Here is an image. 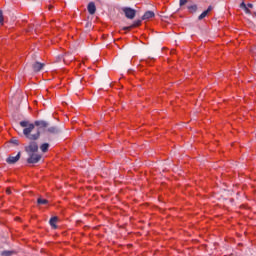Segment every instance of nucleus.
<instances>
[{
    "mask_svg": "<svg viewBox=\"0 0 256 256\" xmlns=\"http://www.w3.org/2000/svg\"><path fill=\"white\" fill-rule=\"evenodd\" d=\"M20 125L22 127H25V129L23 130V134L25 135V137L27 139H30V141H37V139L40 137L41 133L39 131H37L34 134L33 130L35 129V124H31L29 123V121H21Z\"/></svg>",
    "mask_w": 256,
    "mask_h": 256,
    "instance_id": "1",
    "label": "nucleus"
},
{
    "mask_svg": "<svg viewBox=\"0 0 256 256\" xmlns=\"http://www.w3.org/2000/svg\"><path fill=\"white\" fill-rule=\"evenodd\" d=\"M121 11L124 13L126 19H135V15H137V10L129 7H123Z\"/></svg>",
    "mask_w": 256,
    "mask_h": 256,
    "instance_id": "2",
    "label": "nucleus"
},
{
    "mask_svg": "<svg viewBox=\"0 0 256 256\" xmlns=\"http://www.w3.org/2000/svg\"><path fill=\"white\" fill-rule=\"evenodd\" d=\"M25 151L28 153V155H31V153H37V151H39L37 142H31L28 146L25 147Z\"/></svg>",
    "mask_w": 256,
    "mask_h": 256,
    "instance_id": "3",
    "label": "nucleus"
},
{
    "mask_svg": "<svg viewBox=\"0 0 256 256\" xmlns=\"http://www.w3.org/2000/svg\"><path fill=\"white\" fill-rule=\"evenodd\" d=\"M39 161H41V155L33 152L31 154H29V158L27 159L28 163H39Z\"/></svg>",
    "mask_w": 256,
    "mask_h": 256,
    "instance_id": "4",
    "label": "nucleus"
},
{
    "mask_svg": "<svg viewBox=\"0 0 256 256\" xmlns=\"http://www.w3.org/2000/svg\"><path fill=\"white\" fill-rule=\"evenodd\" d=\"M142 20H136L130 26H125L122 28L123 31H131V29H136V27H141Z\"/></svg>",
    "mask_w": 256,
    "mask_h": 256,
    "instance_id": "5",
    "label": "nucleus"
},
{
    "mask_svg": "<svg viewBox=\"0 0 256 256\" xmlns=\"http://www.w3.org/2000/svg\"><path fill=\"white\" fill-rule=\"evenodd\" d=\"M34 125L39 129H47V127H49V123L45 120H37L34 122Z\"/></svg>",
    "mask_w": 256,
    "mask_h": 256,
    "instance_id": "6",
    "label": "nucleus"
},
{
    "mask_svg": "<svg viewBox=\"0 0 256 256\" xmlns=\"http://www.w3.org/2000/svg\"><path fill=\"white\" fill-rule=\"evenodd\" d=\"M19 159H21V152H19L16 156L8 157L6 161L12 165L13 163H17Z\"/></svg>",
    "mask_w": 256,
    "mask_h": 256,
    "instance_id": "7",
    "label": "nucleus"
},
{
    "mask_svg": "<svg viewBox=\"0 0 256 256\" xmlns=\"http://www.w3.org/2000/svg\"><path fill=\"white\" fill-rule=\"evenodd\" d=\"M153 17H155V12L147 11L142 16V21H149V19H153Z\"/></svg>",
    "mask_w": 256,
    "mask_h": 256,
    "instance_id": "8",
    "label": "nucleus"
},
{
    "mask_svg": "<svg viewBox=\"0 0 256 256\" xmlns=\"http://www.w3.org/2000/svg\"><path fill=\"white\" fill-rule=\"evenodd\" d=\"M87 9L90 15H95V13L97 12V7L95 6L94 2H90L87 6Z\"/></svg>",
    "mask_w": 256,
    "mask_h": 256,
    "instance_id": "9",
    "label": "nucleus"
},
{
    "mask_svg": "<svg viewBox=\"0 0 256 256\" xmlns=\"http://www.w3.org/2000/svg\"><path fill=\"white\" fill-rule=\"evenodd\" d=\"M43 67H45L44 63L35 62L33 64V71H35V73H39V71H41V69H43Z\"/></svg>",
    "mask_w": 256,
    "mask_h": 256,
    "instance_id": "10",
    "label": "nucleus"
},
{
    "mask_svg": "<svg viewBox=\"0 0 256 256\" xmlns=\"http://www.w3.org/2000/svg\"><path fill=\"white\" fill-rule=\"evenodd\" d=\"M211 11H213V6H209L208 9H207L206 11H204V12L198 17L199 21L205 19V17H206L207 15H209V13H211Z\"/></svg>",
    "mask_w": 256,
    "mask_h": 256,
    "instance_id": "11",
    "label": "nucleus"
},
{
    "mask_svg": "<svg viewBox=\"0 0 256 256\" xmlns=\"http://www.w3.org/2000/svg\"><path fill=\"white\" fill-rule=\"evenodd\" d=\"M57 221H58L57 217H52L50 219V225H51V227H53V229H57V225H56Z\"/></svg>",
    "mask_w": 256,
    "mask_h": 256,
    "instance_id": "12",
    "label": "nucleus"
},
{
    "mask_svg": "<svg viewBox=\"0 0 256 256\" xmlns=\"http://www.w3.org/2000/svg\"><path fill=\"white\" fill-rule=\"evenodd\" d=\"M40 149L42 151V153H47V151H49V143H44L40 146Z\"/></svg>",
    "mask_w": 256,
    "mask_h": 256,
    "instance_id": "13",
    "label": "nucleus"
},
{
    "mask_svg": "<svg viewBox=\"0 0 256 256\" xmlns=\"http://www.w3.org/2000/svg\"><path fill=\"white\" fill-rule=\"evenodd\" d=\"M189 13H196L197 12V5L193 4L187 7Z\"/></svg>",
    "mask_w": 256,
    "mask_h": 256,
    "instance_id": "14",
    "label": "nucleus"
},
{
    "mask_svg": "<svg viewBox=\"0 0 256 256\" xmlns=\"http://www.w3.org/2000/svg\"><path fill=\"white\" fill-rule=\"evenodd\" d=\"M37 203H38V205H47V203H49V201L47 199L38 198Z\"/></svg>",
    "mask_w": 256,
    "mask_h": 256,
    "instance_id": "15",
    "label": "nucleus"
},
{
    "mask_svg": "<svg viewBox=\"0 0 256 256\" xmlns=\"http://www.w3.org/2000/svg\"><path fill=\"white\" fill-rule=\"evenodd\" d=\"M48 133H53V134H55V133H59V130L57 129V127H50V128H48Z\"/></svg>",
    "mask_w": 256,
    "mask_h": 256,
    "instance_id": "16",
    "label": "nucleus"
},
{
    "mask_svg": "<svg viewBox=\"0 0 256 256\" xmlns=\"http://www.w3.org/2000/svg\"><path fill=\"white\" fill-rule=\"evenodd\" d=\"M5 18L3 17V11L0 10V23L3 24Z\"/></svg>",
    "mask_w": 256,
    "mask_h": 256,
    "instance_id": "17",
    "label": "nucleus"
},
{
    "mask_svg": "<svg viewBox=\"0 0 256 256\" xmlns=\"http://www.w3.org/2000/svg\"><path fill=\"white\" fill-rule=\"evenodd\" d=\"M12 253H13V252H11V251H4V252H2V255H3V256H11Z\"/></svg>",
    "mask_w": 256,
    "mask_h": 256,
    "instance_id": "18",
    "label": "nucleus"
},
{
    "mask_svg": "<svg viewBox=\"0 0 256 256\" xmlns=\"http://www.w3.org/2000/svg\"><path fill=\"white\" fill-rule=\"evenodd\" d=\"M187 0H180V7H183V5H186Z\"/></svg>",
    "mask_w": 256,
    "mask_h": 256,
    "instance_id": "19",
    "label": "nucleus"
},
{
    "mask_svg": "<svg viewBox=\"0 0 256 256\" xmlns=\"http://www.w3.org/2000/svg\"><path fill=\"white\" fill-rule=\"evenodd\" d=\"M244 11H245V13H247L248 15H251V10H249V8H247V6H246V8H244Z\"/></svg>",
    "mask_w": 256,
    "mask_h": 256,
    "instance_id": "20",
    "label": "nucleus"
},
{
    "mask_svg": "<svg viewBox=\"0 0 256 256\" xmlns=\"http://www.w3.org/2000/svg\"><path fill=\"white\" fill-rule=\"evenodd\" d=\"M240 7H241L242 9H245V8H247V5L245 4V2H242V3L240 4Z\"/></svg>",
    "mask_w": 256,
    "mask_h": 256,
    "instance_id": "21",
    "label": "nucleus"
},
{
    "mask_svg": "<svg viewBox=\"0 0 256 256\" xmlns=\"http://www.w3.org/2000/svg\"><path fill=\"white\" fill-rule=\"evenodd\" d=\"M7 195H11V188L6 189Z\"/></svg>",
    "mask_w": 256,
    "mask_h": 256,
    "instance_id": "22",
    "label": "nucleus"
},
{
    "mask_svg": "<svg viewBox=\"0 0 256 256\" xmlns=\"http://www.w3.org/2000/svg\"><path fill=\"white\" fill-rule=\"evenodd\" d=\"M248 7H249L250 9H253V4H248Z\"/></svg>",
    "mask_w": 256,
    "mask_h": 256,
    "instance_id": "23",
    "label": "nucleus"
},
{
    "mask_svg": "<svg viewBox=\"0 0 256 256\" xmlns=\"http://www.w3.org/2000/svg\"><path fill=\"white\" fill-rule=\"evenodd\" d=\"M13 143H15L16 145L18 144V143H17V140H14Z\"/></svg>",
    "mask_w": 256,
    "mask_h": 256,
    "instance_id": "24",
    "label": "nucleus"
}]
</instances>
